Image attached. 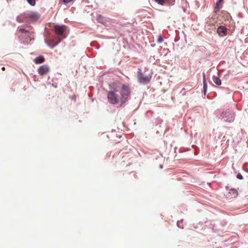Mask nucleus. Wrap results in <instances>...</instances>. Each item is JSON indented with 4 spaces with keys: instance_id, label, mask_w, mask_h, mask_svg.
<instances>
[{
    "instance_id": "obj_11",
    "label": "nucleus",
    "mask_w": 248,
    "mask_h": 248,
    "mask_svg": "<svg viewBox=\"0 0 248 248\" xmlns=\"http://www.w3.org/2000/svg\"><path fill=\"white\" fill-rule=\"evenodd\" d=\"M217 33L221 36H224L227 34V29L223 26H220L217 28Z\"/></svg>"
},
{
    "instance_id": "obj_9",
    "label": "nucleus",
    "mask_w": 248,
    "mask_h": 248,
    "mask_svg": "<svg viewBox=\"0 0 248 248\" xmlns=\"http://www.w3.org/2000/svg\"><path fill=\"white\" fill-rule=\"evenodd\" d=\"M28 20V16L27 13L20 14L16 18V21L19 23H23L27 21Z\"/></svg>"
},
{
    "instance_id": "obj_4",
    "label": "nucleus",
    "mask_w": 248,
    "mask_h": 248,
    "mask_svg": "<svg viewBox=\"0 0 248 248\" xmlns=\"http://www.w3.org/2000/svg\"><path fill=\"white\" fill-rule=\"evenodd\" d=\"M66 30V27L64 25H55L54 26L53 30L55 33L59 35V36H63V37L61 39H59V41L55 44V46L57 45L59 42H60L62 40L65 38V36L64 35V32H65Z\"/></svg>"
},
{
    "instance_id": "obj_14",
    "label": "nucleus",
    "mask_w": 248,
    "mask_h": 248,
    "mask_svg": "<svg viewBox=\"0 0 248 248\" xmlns=\"http://www.w3.org/2000/svg\"><path fill=\"white\" fill-rule=\"evenodd\" d=\"M19 31L20 32H21L22 33H24V34H25L26 35H27V36L28 37H31V32H30L29 31H28L27 30H25L24 29H20L19 30Z\"/></svg>"
},
{
    "instance_id": "obj_7",
    "label": "nucleus",
    "mask_w": 248,
    "mask_h": 248,
    "mask_svg": "<svg viewBox=\"0 0 248 248\" xmlns=\"http://www.w3.org/2000/svg\"><path fill=\"white\" fill-rule=\"evenodd\" d=\"M49 72V68L47 65H43L39 67L38 73L40 76L47 74Z\"/></svg>"
},
{
    "instance_id": "obj_18",
    "label": "nucleus",
    "mask_w": 248,
    "mask_h": 248,
    "mask_svg": "<svg viewBox=\"0 0 248 248\" xmlns=\"http://www.w3.org/2000/svg\"><path fill=\"white\" fill-rule=\"evenodd\" d=\"M163 40H163V38L162 37V36L159 35L157 39V42L160 43H162L163 41Z\"/></svg>"
},
{
    "instance_id": "obj_22",
    "label": "nucleus",
    "mask_w": 248,
    "mask_h": 248,
    "mask_svg": "<svg viewBox=\"0 0 248 248\" xmlns=\"http://www.w3.org/2000/svg\"><path fill=\"white\" fill-rule=\"evenodd\" d=\"M1 69H2V70H3V71H5V68L4 67H2L1 68Z\"/></svg>"
},
{
    "instance_id": "obj_13",
    "label": "nucleus",
    "mask_w": 248,
    "mask_h": 248,
    "mask_svg": "<svg viewBox=\"0 0 248 248\" xmlns=\"http://www.w3.org/2000/svg\"><path fill=\"white\" fill-rule=\"evenodd\" d=\"M212 79L214 82L217 85H220L221 84V81L218 77L214 76L212 78Z\"/></svg>"
},
{
    "instance_id": "obj_3",
    "label": "nucleus",
    "mask_w": 248,
    "mask_h": 248,
    "mask_svg": "<svg viewBox=\"0 0 248 248\" xmlns=\"http://www.w3.org/2000/svg\"><path fill=\"white\" fill-rule=\"evenodd\" d=\"M118 90L114 89L113 91H109L108 93V99L109 102L112 104H117L120 102L119 95L117 93Z\"/></svg>"
},
{
    "instance_id": "obj_8",
    "label": "nucleus",
    "mask_w": 248,
    "mask_h": 248,
    "mask_svg": "<svg viewBox=\"0 0 248 248\" xmlns=\"http://www.w3.org/2000/svg\"><path fill=\"white\" fill-rule=\"evenodd\" d=\"M237 196L238 191L234 188L230 189L229 192L226 195V197L229 199L236 198Z\"/></svg>"
},
{
    "instance_id": "obj_10",
    "label": "nucleus",
    "mask_w": 248,
    "mask_h": 248,
    "mask_svg": "<svg viewBox=\"0 0 248 248\" xmlns=\"http://www.w3.org/2000/svg\"><path fill=\"white\" fill-rule=\"evenodd\" d=\"M155 1L161 5H173L174 3V0H155Z\"/></svg>"
},
{
    "instance_id": "obj_5",
    "label": "nucleus",
    "mask_w": 248,
    "mask_h": 248,
    "mask_svg": "<svg viewBox=\"0 0 248 248\" xmlns=\"http://www.w3.org/2000/svg\"><path fill=\"white\" fill-rule=\"evenodd\" d=\"M137 77L138 80L140 83L145 84L150 81L152 78V74H145L140 71L138 72Z\"/></svg>"
},
{
    "instance_id": "obj_21",
    "label": "nucleus",
    "mask_w": 248,
    "mask_h": 248,
    "mask_svg": "<svg viewBox=\"0 0 248 248\" xmlns=\"http://www.w3.org/2000/svg\"><path fill=\"white\" fill-rule=\"evenodd\" d=\"M72 0H63V1L64 3H67L70 2Z\"/></svg>"
},
{
    "instance_id": "obj_1",
    "label": "nucleus",
    "mask_w": 248,
    "mask_h": 248,
    "mask_svg": "<svg viewBox=\"0 0 248 248\" xmlns=\"http://www.w3.org/2000/svg\"><path fill=\"white\" fill-rule=\"evenodd\" d=\"M130 89L128 86L124 84L122 85L120 91V93L121 94L120 100L121 103H124L128 100V98L130 95Z\"/></svg>"
},
{
    "instance_id": "obj_16",
    "label": "nucleus",
    "mask_w": 248,
    "mask_h": 248,
    "mask_svg": "<svg viewBox=\"0 0 248 248\" xmlns=\"http://www.w3.org/2000/svg\"><path fill=\"white\" fill-rule=\"evenodd\" d=\"M207 83L205 81V77L204 76H203V89H204V93H205V92L207 90Z\"/></svg>"
},
{
    "instance_id": "obj_17",
    "label": "nucleus",
    "mask_w": 248,
    "mask_h": 248,
    "mask_svg": "<svg viewBox=\"0 0 248 248\" xmlns=\"http://www.w3.org/2000/svg\"><path fill=\"white\" fill-rule=\"evenodd\" d=\"M28 2L31 5L34 6L35 4V0H27Z\"/></svg>"
},
{
    "instance_id": "obj_15",
    "label": "nucleus",
    "mask_w": 248,
    "mask_h": 248,
    "mask_svg": "<svg viewBox=\"0 0 248 248\" xmlns=\"http://www.w3.org/2000/svg\"><path fill=\"white\" fill-rule=\"evenodd\" d=\"M223 0H218V1L217 2L216 6L215 7V9L219 11V10L222 7L221 6L219 5L220 3L222 2Z\"/></svg>"
},
{
    "instance_id": "obj_20",
    "label": "nucleus",
    "mask_w": 248,
    "mask_h": 248,
    "mask_svg": "<svg viewBox=\"0 0 248 248\" xmlns=\"http://www.w3.org/2000/svg\"><path fill=\"white\" fill-rule=\"evenodd\" d=\"M237 178L239 179H242L243 176L241 174L239 173L237 175Z\"/></svg>"
},
{
    "instance_id": "obj_2",
    "label": "nucleus",
    "mask_w": 248,
    "mask_h": 248,
    "mask_svg": "<svg viewBox=\"0 0 248 248\" xmlns=\"http://www.w3.org/2000/svg\"><path fill=\"white\" fill-rule=\"evenodd\" d=\"M221 119L227 123H232L234 120V112L230 109H228L223 111L220 116Z\"/></svg>"
},
{
    "instance_id": "obj_6",
    "label": "nucleus",
    "mask_w": 248,
    "mask_h": 248,
    "mask_svg": "<svg viewBox=\"0 0 248 248\" xmlns=\"http://www.w3.org/2000/svg\"><path fill=\"white\" fill-rule=\"evenodd\" d=\"M27 16H28V20L31 21H36L40 17V15L39 14L34 12L27 13Z\"/></svg>"
},
{
    "instance_id": "obj_12",
    "label": "nucleus",
    "mask_w": 248,
    "mask_h": 248,
    "mask_svg": "<svg viewBox=\"0 0 248 248\" xmlns=\"http://www.w3.org/2000/svg\"><path fill=\"white\" fill-rule=\"evenodd\" d=\"M45 58L43 56H40L38 57H36L34 59V62L36 64H40L43 63L45 62Z\"/></svg>"
},
{
    "instance_id": "obj_19",
    "label": "nucleus",
    "mask_w": 248,
    "mask_h": 248,
    "mask_svg": "<svg viewBox=\"0 0 248 248\" xmlns=\"http://www.w3.org/2000/svg\"><path fill=\"white\" fill-rule=\"evenodd\" d=\"M97 20L100 22L103 23V17L101 16H99L97 17Z\"/></svg>"
}]
</instances>
